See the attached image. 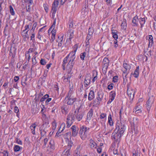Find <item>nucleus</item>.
<instances>
[{
  "instance_id": "bb28decb",
  "label": "nucleus",
  "mask_w": 156,
  "mask_h": 156,
  "mask_svg": "<svg viewBox=\"0 0 156 156\" xmlns=\"http://www.w3.org/2000/svg\"><path fill=\"white\" fill-rule=\"evenodd\" d=\"M139 67H137L136 69L135 70L134 73L133 74L134 76L135 77L137 78L138 76L139 73Z\"/></svg>"
},
{
  "instance_id": "79ce46f5",
  "label": "nucleus",
  "mask_w": 156,
  "mask_h": 156,
  "mask_svg": "<svg viewBox=\"0 0 156 156\" xmlns=\"http://www.w3.org/2000/svg\"><path fill=\"white\" fill-rule=\"evenodd\" d=\"M93 30L92 28H90L88 30V34H89V35H92L93 34Z\"/></svg>"
},
{
  "instance_id": "58836bf2",
  "label": "nucleus",
  "mask_w": 156,
  "mask_h": 156,
  "mask_svg": "<svg viewBox=\"0 0 156 156\" xmlns=\"http://www.w3.org/2000/svg\"><path fill=\"white\" fill-rule=\"evenodd\" d=\"M43 95V93L41 91L40 92L39 94L38 95L37 98L36 99V101H39L40 98Z\"/></svg>"
},
{
  "instance_id": "8fccbe9b",
  "label": "nucleus",
  "mask_w": 156,
  "mask_h": 156,
  "mask_svg": "<svg viewBox=\"0 0 156 156\" xmlns=\"http://www.w3.org/2000/svg\"><path fill=\"white\" fill-rule=\"evenodd\" d=\"M77 132L76 130H75V131H72V136H76L77 134Z\"/></svg>"
},
{
  "instance_id": "a211bd4d",
  "label": "nucleus",
  "mask_w": 156,
  "mask_h": 156,
  "mask_svg": "<svg viewBox=\"0 0 156 156\" xmlns=\"http://www.w3.org/2000/svg\"><path fill=\"white\" fill-rule=\"evenodd\" d=\"M62 40L63 36H61L60 37V36H58V39L57 40V42L58 43V46L61 47L62 46Z\"/></svg>"
},
{
  "instance_id": "4d7b16f0",
  "label": "nucleus",
  "mask_w": 156,
  "mask_h": 156,
  "mask_svg": "<svg viewBox=\"0 0 156 156\" xmlns=\"http://www.w3.org/2000/svg\"><path fill=\"white\" fill-rule=\"evenodd\" d=\"M86 9L85 8V9H84V10H83V9L82 10V13L83 15L87 13V11H85V10Z\"/></svg>"
},
{
  "instance_id": "6e6d98bb",
  "label": "nucleus",
  "mask_w": 156,
  "mask_h": 156,
  "mask_svg": "<svg viewBox=\"0 0 156 156\" xmlns=\"http://www.w3.org/2000/svg\"><path fill=\"white\" fill-rule=\"evenodd\" d=\"M16 142L18 144H22V142L20 140L18 139H16Z\"/></svg>"
},
{
  "instance_id": "f8f14e48",
  "label": "nucleus",
  "mask_w": 156,
  "mask_h": 156,
  "mask_svg": "<svg viewBox=\"0 0 156 156\" xmlns=\"http://www.w3.org/2000/svg\"><path fill=\"white\" fill-rule=\"evenodd\" d=\"M153 102V101L151 100V99L149 98L146 104V106L148 111H149L152 105V104Z\"/></svg>"
},
{
  "instance_id": "7ed1b4c3",
  "label": "nucleus",
  "mask_w": 156,
  "mask_h": 156,
  "mask_svg": "<svg viewBox=\"0 0 156 156\" xmlns=\"http://www.w3.org/2000/svg\"><path fill=\"white\" fill-rule=\"evenodd\" d=\"M75 55L74 54L71 57L72 59H70L69 62L68 64L66 67V70L68 73H70L73 69L74 63L73 62L74 59L75 58L74 57Z\"/></svg>"
},
{
  "instance_id": "dca6fc26",
  "label": "nucleus",
  "mask_w": 156,
  "mask_h": 156,
  "mask_svg": "<svg viewBox=\"0 0 156 156\" xmlns=\"http://www.w3.org/2000/svg\"><path fill=\"white\" fill-rule=\"evenodd\" d=\"M83 114L82 113L77 112L76 115L75 116L76 117V118L77 120L79 121H80L82 118Z\"/></svg>"
},
{
  "instance_id": "9b49d317",
  "label": "nucleus",
  "mask_w": 156,
  "mask_h": 156,
  "mask_svg": "<svg viewBox=\"0 0 156 156\" xmlns=\"http://www.w3.org/2000/svg\"><path fill=\"white\" fill-rule=\"evenodd\" d=\"M91 78V77L90 74H87L85 76L84 83L87 86L90 83Z\"/></svg>"
},
{
  "instance_id": "c85d7f7f",
  "label": "nucleus",
  "mask_w": 156,
  "mask_h": 156,
  "mask_svg": "<svg viewBox=\"0 0 156 156\" xmlns=\"http://www.w3.org/2000/svg\"><path fill=\"white\" fill-rule=\"evenodd\" d=\"M33 51H34V50L33 48H30L29 49L28 52L26 54V58H27V57L28 56V60H29V59L30 57V55L29 54V53H30H30L32 52H33Z\"/></svg>"
},
{
  "instance_id": "2f4dec72",
  "label": "nucleus",
  "mask_w": 156,
  "mask_h": 156,
  "mask_svg": "<svg viewBox=\"0 0 156 156\" xmlns=\"http://www.w3.org/2000/svg\"><path fill=\"white\" fill-rule=\"evenodd\" d=\"M9 8L10 9V12L11 14L12 15L14 16L15 15V13L12 6L11 5H10Z\"/></svg>"
},
{
  "instance_id": "69168bd1",
  "label": "nucleus",
  "mask_w": 156,
  "mask_h": 156,
  "mask_svg": "<svg viewBox=\"0 0 156 156\" xmlns=\"http://www.w3.org/2000/svg\"><path fill=\"white\" fill-rule=\"evenodd\" d=\"M97 73L96 72V75L94 77L93 79L92 80V81L94 82L95 80H96L97 79Z\"/></svg>"
},
{
  "instance_id": "aec40b11",
  "label": "nucleus",
  "mask_w": 156,
  "mask_h": 156,
  "mask_svg": "<svg viewBox=\"0 0 156 156\" xmlns=\"http://www.w3.org/2000/svg\"><path fill=\"white\" fill-rule=\"evenodd\" d=\"M109 62V60L107 58H104L103 61V63L104 64V66H105L106 68L108 67Z\"/></svg>"
},
{
  "instance_id": "49530a36",
  "label": "nucleus",
  "mask_w": 156,
  "mask_h": 156,
  "mask_svg": "<svg viewBox=\"0 0 156 156\" xmlns=\"http://www.w3.org/2000/svg\"><path fill=\"white\" fill-rule=\"evenodd\" d=\"M32 63L34 64H35L36 63V56L35 55L33 56L32 58Z\"/></svg>"
},
{
  "instance_id": "b1692460",
  "label": "nucleus",
  "mask_w": 156,
  "mask_h": 156,
  "mask_svg": "<svg viewBox=\"0 0 156 156\" xmlns=\"http://www.w3.org/2000/svg\"><path fill=\"white\" fill-rule=\"evenodd\" d=\"M110 100L112 101L114 100L115 96V91H112L110 93Z\"/></svg>"
},
{
  "instance_id": "e2e57ef3",
  "label": "nucleus",
  "mask_w": 156,
  "mask_h": 156,
  "mask_svg": "<svg viewBox=\"0 0 156 156\" xmlns=\"http://www.w3.org/2000/svg\"><path fill=\"white\" fill-rule=\"evenodd\" d=\"M71 129L72 131H75V130H76V127L75 126H73L71 128Z\"/></svg>"
},
{
  "instance_id": "0eeeda50",
  "label": "nucleus",
  "mask_w": 156,
  "mask_h": 156,
  "mask_svg": "<svg viewBox=\"0 0 156 156\" xmlns=\"http://www.w3.org/2000/svg\"><path fill=\"white\" fill-rule=\"evenodd\" d=\"M58 2L57 0L55 1L53 4L52 7L51 11L52 12V16H55L56 11H57V8L58 6Z\"/></svg>"
},
{
  "instance_id": "338daca9",
  "label": "nucleus",
  "mask_w": 156,
  "mask_h": 156,
  "mask_svg": "<svg viewBox=\"0 0 156 156\" xmlns=\"http://www.w3.org/2000/svg\"><path fill=\"white\" fill-rule=\"evenodd\" d=\"M25 29L23 31V32H25L26 30L27 29H29V26L28 25H26L25 26Z\"/></svg>"
},
{
  "instance_id": "ddd939ff",
  "label": "nucleus",
  "mask_w": 156,
  "mask_h": 156,
  "mask_svg": "<svg viewBox=\"0 0 156 156\" xmlns=\"http://www.w3.org/2000/svg\"><path fill=\"white\" fill-rule=\"evenodd\" d=\"M139 18L138 16H136L134 17L132 20V22L133 23V26H137L138 24V21H139Z\"/></svg>"
},
{
  "instance_id": "6e6552de",
  "label": "nucleus",
  "mask_w": 156,
  "mask_h": 156,
  "mask_svg": "<svg viewBox=\"0 0 156 156\" xmlns=\"http://www.w3.org/2000/svg\"><path fill=\"white\" fill-rule=\"evenodd\" d=\"M122 134V133H121L118 131H116V130H115L114 132L112 134V138H114L115 140H117L121 137Z\"/></svg>"
},
{
  "instance_id": "72a5a7b5",
  "label": "nucleus",
  "mask_w": 156,
  "mask_h": 156,
  "mask_svg": "<svg viewBox=\"0 0 156 156\" xmlns=\"http://www.w3.org/2000/svg\"><path fill=\"white\" fill-rule=\"evenodd\" d=\"M86 54L87 53L86 52H84L80 54V58L82 60H84V58L86 56Z\"/></svg>"
},
{
  "instance_id": "412c9836",
  "label": "nucleus",
  "mask_w": 156,
  "mask_h": 156,
  "mask_svg": "<svg viewBox=\"0 0 156 156\" xmlns=\"http://www.w3.org/2000/svg\"><path fill=\"white\" fill-rule=\"evenodd\" d=\"M62 113L66 114L68 112V108L66 106H63L62 108Z\"/></svg>"
},
{
  "instance_id": "09e8293b",
  "label": "nucleus",
  "mask_w": 156,
  "mask_h": 156,
  "mask_svg": "<svg viewBox=\"0 0 156 156\" xmlns=\"http://www.w3.org/2000/svg\"><path fill=\"white\" fill-rule=\"evenodd\" d=\"M72 93V90H70L69 91V92L67 95L66 96L69 97V96H73Z\"/></svg>"
},
{
  "instance_id": "de8ad7c7",
  "label": "nucleus",
  "mask_w": 156,
  "mask_h": 156,
  "mask_svg": "<svg viewBox=\"0 0 156 156\" xmlns=\"http://www.w3.org/2000/svg\"><path fill=\"white\" fill-rule=\"evenodd\" d=\"M113 84L112 83H111V84H109L108 86V89L109 90H111L113 88Z\"/></svg>"
},
{
  "instance_id": "a18cd8bd",
  "label": "nucleus",
  "mask_w": 156,
  "mask_h": 156,
  "mask_svg": "<svg viewBox=\"0 0 156 156\" xmlns=\"http://www.w3.org/2000/svg\"><path fill=\"white\" fill-rule=\"evenodd\" d=\"M41 64L42 65H44L45 64L46 62L45 60L43 59H41L40 61Z\"/></svg>"
},
{
  "instance_id": "5701e85b",
  "label": "nucleus",
  "mask_w": 156,
  "mask_h": 156,
  "mask_svg": "<svg viewBox=\"0 0 156 156\" xmlns=\"http://www.w3.org/2000/svg\"><path fill=\"white\" fill-rule=\"evenodd\" d=\"M139 23L141 25V27L142 28L143 26V24L145 23V19L144 18H142L140 17L139 18Z\"/></svg>"
},
{
  "instance_id": "774afa93",
  "label": "nucleus",
  "mask_w": 156,
  "mask_h": 156,
  "mask_svg": "<svg viewBox=\"0 0 156 156\" xmlns=\"http://www.w3.org/2000/svg\"><path fill=\"white\" fill-rule=\"evenodd\" d=\"M92 35H89L88 34L87 36V39L88 40V41L90 39Z\"/></svg>"
},
{
  "instance_id": "393cba45",
  "label": "nucleus",
  "mask_w": 156,
  "mask_h": 156,
  "mask_svg": "<svg viewBox=\"0 0 156 156\" xmlns=\"http://www.w3.org/2000/svg\"><path fill=\"white\" fill-rule=\"evenodd\" d=\"M36 127V124L35 123L33 124L30 127V129H31V130L32 131V133L33 134H35V128Z\"/></svg>"
},
{
  "instance_id": "c756f323",
  "label": "nucleus",
  "mask_w": 156,
  "mask_h": 156,
  "mask_svg": "<svg viewBox=\"0 0 156 156\" xmlns=\"http://www.w3.org/2000/svg\"><path fill=\"white\" fill-rule=\"evenodd\" d=\"M108 122L109 125L110 126H112L113 125V122L112 120V119L111 117V115L110 114L108 117Z\"/></svg>"
},
{
  "instance_id": "423d86ee",
  "label": "nucleus",
  "mask_w": 156,
  "mask_h": 156,
  "mask_svg": "<svg viewBox=\"0 0 156 156\" xmlns=\"http://www.w3.org/2000/svg\"><path fill=\"white\" fill-rule=\"evenodd\" d=\"M127 94L129 97L130 98V99H131L132 100L134 98V95L135 94V91L134 90H133L132 89L129 88L127 86Z\"/></svg>"
},
{
  "instance_id": "6ab92c4d",
  "label": "nucleus",
  "mask_w": 156,
  "mask_h": 156,
  "mask_svg": "<svg viewBox=\"0 0 156 156\" xmlns=\"http://www.w3.org/2000/svg\"><path fill=\"white\" fill-rule=\"evenodd\" d=\"M94 92L92 90H91L89 94L88 99L90 101H91L94 98Z\"/></svg>"
},
{
  "instance_id": "0e129e2a",
  "label": "nucleus",
  "mask_w": 156,
  "mask_h": 156,
  "mask_svg": "<svg viewBox=\"0 0 156 156\" xmlns=\"http://www.w3.org/2000/svg\"><path fill=\"white\" fill-rule=\"evenodd\" d=\"M113 153L114 154H118V150L117 149H114L113 150Z\"/></svg>"
},
{
  "instance_id": "f257e3e1",
  "label": "nucleus",
  "mask_w": 156,
  "mask_h": 156,
  "mask_svg": "<svg viewBox=\"0 0 156 156\" xmlns=\"http://www.w3.org/2000/svg\"><path fill=\"white\" fill-rule=\"evenodd\" d=\"M64 137L66 141L68 144V146L69 147H71L73 144L72 139H73L71 137V132H69L66 133L64 135Z\"/></svg>"
},
{
  "instance_id": "f704fd0d",
  "label": "nucleus",
  "mask_w": 156,
  "mask_h": 156,
  "mask_svg": "<svg viewBox=\"0 0 156 156\" xmlns=\"http://www.w3.org/2000/svg\"><path fill=\"white\" fill-rule=\"evenodd\" d=\"M14 151L15 152L19 151L21 147L18 145H15L14 147Z\"/></svg>"
},
{
  "instance_id": "ea45409f",
  "label": "nucleus",
  "mask_w": 156,
  "mask_h": 156,
  "mask_svg": "<svg viewBox=\"0 0 156 156\" xmlns=\"http://www.w3.org/2000/svg\"><path fill=\"white\" fill-rule=\"evenodd\" d=\"M123 66L125 69H129L130 68V66L129 65L127 64H124Z\"/></svg>"
},
{
  "instance_id": "1a4fd4ad",
  "label": "nucleus",
  "mask_w": 156,
  "mask_h": 156,
  "mask_svg": "<svg viewBox=\"0 0 156 156\" xmlns=\"http://www.w3.org/2000/svg\"><path fill=\"white\" fill-rule=\"evenodd\" d=\"M86 128L83 127L80 130V136L82 140H84L87 137V134L86 133Z\"/></svg>"
},
{
  "instance_id": "4c0bfd02",
  "label": "nucleus",
  "mask_w": 156,
  "mask_h": 156,
  "mask_svg": "<svg viewBox=\"0 0 156 156\" xmlns=\"http://www.w3.org/2000/svg\"><path fill=\"white\" fill-rule=\"evenodd\" d=\"M49 144L50 145V147L52 149L54 148V142L53 140H50L49 142Z\"/></svg>"
},
{
  "instance_id": "f3484780",
  "label": "nucleus",
  "mask_w": 156,
  "mask_h": 156,
  "mask_svg": "<svg viewBox=\"0 0 156 156\" xmlns=\"http://www.w3.org/2000/svg\"><path fill=\"white\" fill-rule=\"evenodd\" d=\"M93 109H90L87 115V119L90 120L91 119V118L93 115Z\"/></svg>"
},
{
  "instance_id": "13d9d810",
  "label": "nucleus",
  "mask_w": 156,
  "mask_h": 156,
  "mask_svg": "<svg viewBox=\"0 0 156 156\" xmlns=\"http://www.w3.org/2000/svg\"><path fill=\"white\" fill-rule=\"evenodd\" d=\"M55 34H54V33H53V34H52L51 39V40L52 41H53L55 39Z\"/></svg>"
},
{
  "instance_id": "39448f33",
  "label": "nucleus",
  "mask_w": 156,
  "mask_h": 156,
  "mask_svg": "<svg viewBox=\"0 0 156 156\" xmlns=\"http://www.w3.org/2000/svg\"><path fill=\"white\" fill-rule=\"evenodd\" d=\"M76 99L73 96H66L65 98L64 101L68 105H72L76 101Z\"/></svg>"
},
{
  "instance_id": "3c124183",
  "label": "nucleus",
  "mask_w": 156,
  "mask_h": 156,
  "mask_svg": "<svg viewBox=\"0 0 156 156\" xmlns=\"http://www.w3.org/2000/svg\"><path fill=\"white\" fill-rule=\"evenodd\" d=\"M114 47L115 48H116L118 46V45L117 44V42L116 40H115L114 41Z\"/></svg>"
},
{
  "instance_id": "a19ab883",
  "label": "nucleus",
  "mask_w": 156,
  "mask_h": 156,
  "mask_svg": "<svg viewBox=\"0 0 156 156\" xmlns=\"http://www.w3.org/2000/svg\"><path fill=\"white\" fill-rule=\"evenodd\" d=\"M46 133V131L45 129L44 130L41 129V133L42 136H44L45 135Z\"/></svg>"
},
{
  "instance_id": "f03ea898",
  "label": "nucleus",
  "mask_w": 156,
  "mask_h": 156,
  "mask_svg": "<svg viewBox=\"0 0 156 156\" xmlns=\"http://www.w3.org/2000/svg\"><path fill=\"white\" fill-rule=\"evenodd\" d=\"M115 130H116V131H118L123 134L125 130L124 125L120 122H117L116 124Z\"/></svg>"
},
{
  "instance_id": "e433bc0d",
  "label": "nucleus",
  "mask_w": 156,
  "mask_h": 156,
  "mask_svg": "<svg viewBox=\"0 0 156 156\" xmlns=\"http://www.w3.org/2000/svg\"><path fill=\"white\" fill-rule=\"evenodd\" d=\"M27 32L28 31L26 32H23L22 33V35L23 36H24L28 39L29 38V37L27 34Z\"/></svg>"
},
{
  "instance_id": "a878e982",
  "label": "nucleus",
  "mask_w": 156,
  "mask_h": 156,
  "mask_svg": "<svg viewBox=\"0 0 156 156\" xmlns=\"http://www.w3.org/2000/svg\"><path fill=\"white\" fill-rule=\"evenodd\" d=\"M149 44L148 46L149 47L151 46L153 43V37L152 35H150L149 36Z\"/></svg>"
},
{
  "instance_id": "cd10ccee",
  "label": "nucleus",
  "mask_w": 156,
  "mask_h": 156,
  "mask_svg": "<svg viewBox=\"0 0 156 156\" xmlns=\"http://www.w3.org/2000/svg\"><path fill=\"white\" fill-rule=\"evenodd\" d=\"M126 21L124 20L121 24V27L122 29L125 30L126 28Z\"/></svg>"
},
{
  "instance_id": "2eb2a0df",
  "label": "nucleus",
  "mask_w": 156,
  "mask_h": 156,
  "mask_svg": "<svg viewBox=\"0 0 156 156\" xmlns=\"http://www.w3.org/2000/svg\"><path fill=\"white\" fill-rule=\"evenodd\" d=\"M90 145L92 149L95 148L97 147L96 143L92 139L90 140Z\"/></svg>"
},
{
  "instance_id": "9d476101",
  "label": "nucleus",
  "mask_w": 156,
  "mask_h": 156,
  "mask_svg": "<svg viewBox=\"0 0 156 156\" xmlns=\"http://www.w3.org/2000/svg\"><path fill=\"white\" fill-rule=\"evenodd\" d=\"M26 2V10L27 12H30L31 7L32 4L33 3L32 0H26L25 1Z\"/></svg>"
},
{
  "instance_id": "603ef678",
  "label": "nucleus",
  "mask_w": 156,
  "mask_h": 156,
  "mask_svg": "<svg viewBox=\"0 0 156 156\" xmlns=\"http://www.w3.org/2000/svg\"><path fill=\"white\" fill-rule=\"evenodd\" d=\"M44 6L46 12H47L48 11V7L46 5L44 4Z\"/></svg>"
},
{
  "instance_id": "5fc2aeb1",
  "label": "nucleus",
  "mask_w": 156,
  "mask_h": 156,
  "mask_svg": "<svg viewBox=\"0 0 156 156\" xmlns=\"http://www.w3.org/2000/svg\"><path fill=\"white\" fill-rule=\"evenodd\" d=\"M105 114L102 113L101 115V119H104L106 116Z\"/></svg>"
},
{
  "instance_id": "c9c22d12",
  "label": "nucleus",
  "mask_w": 156,
  "mask_h": 156,
  "mask_svg": "<svg viewBox=\"0 0 156 156\" xmlns=\"http://www.w3.org/2000/svg\"><path fill=\"white\" fill-rule=\"evenodd\" d=\"M70 54L71 53H70L67 56H66V58H64L63 61V63L62 65H66V64L67 62V59Z\"/></svg>"
},
{
  "instance_id": "20e7f679",
  "label": "nucleus",
  "mask_w": 156,
  "mask_h": 156,
  "mask_svg": "<svg viewBox=\"0 0 156 156\" xmlns=\"http://www.w3.org/2000/svg\"><path fill=\"white\" fill-rule=\"evenodd\" d=\"M74 115L73 113H70L67 119V127L69 128L72 124L74 120Z\"/></svg>"
},
{
  "instance_id": "4be33fe9",
  "label": "nucleus",
  "mask_w": 156,
  "mask_h": 156,
  "mask_svg": "<svg viewBox=\"0 0 156 156\" xmlns=\"http://www.w3.org/2000/svg\"><path fill=\"white\" fill-rule=\"evenodd\" d=\"M74 31L73 30H70L68 32V36L69 37L70 40H71L74 36Z\"/></svg>"
},
{
  "instance_id": "680f3d73",
  "label": "nucleus",
  "mask_w": 156,
  "mask_h": 156,
  "mask_svg": "<svg viewBox=\"0 0 156 156\" xmlns=\"http://www.w3.org/2000/svg\"><path fill=\"white\" fill-rule=\"evenodd\" d=\"M19 79V77L18 76H16L14 77V80L15 82H17Z\"/></svg>"
},
{
  "instance_id": "473e14b6",
  "label": "nucleus",
  "mask_w": 156,
  "mask_h": 156,
  "mask_svg": "<svg viewBox=\"0 0 156 156\" xmlns=\"http://www.w3.org/2000/svg\"><path fill=\"white\" fill-rule=\"evenodd\" d=\"M112 31L113 35V37L115 39V40H116L117 39H118V36L117 34H116V33H115V32H113V30H112Z\"/></svg>"
},
{
  "instance_id": "c03bdc74",
  "label": "nucleus",
  "mask_w": 156,
  "mask_h": 156,
  "mask_svg": "<svg viewBox=\"0 0 156 156\" xmlns=\"http://www.w3.org/2000/svg\"><path fill=\"white\" fill-rule=\"evenodd\" d=\"M97 99L98 100L97 102V105H98L100 104V101H101V98H100L99 95L98 97L97 98Z\"/></svg>"
},
{
  "instance_id": "052dcab7",
  "label": "nucleus",
  "mask_w": 156,
  "mask_h": 156,
  "mask_svg": "<svg viewBox=\"0 0 156 156\" xmlns=\"http://www.w3.org/2000/svg\"><path fill=\"white\" fill-rule=\"evenodd\" d=\"M51 98H48L45 101V103L46 104H48V102L51 101Z\"/></svg>"
},
{
  "instance_id": "bf43d9fd",
  "label": "nucleus",
  "mask_w": 156,
  "mask_h": 156,
  "mask_svg": "<svg viewBox=\"0 0 156 156\" xmlns=\"http://www.w3.org/2000/svg\"><path fill=\"white\" fill-rule=\"evenodd\" d=\"M118 77L117 76H115L113 78V81L114 82H116L118 80Z\"/></svg>"
},
{
  "instance_id": "7c9ffc66",
  "label": "nucleus",
  "mask_w": 156,
  "mask_h": 156,
  "mask_svg": "<svg viewBox=\"0 0 156 156\" xmlns=\"http://www.w3.org/2000/svg\"><path fill=\"white\" fill-rule=\"evenodd\" d=\"M48 141V139L47 138H45L44 139V144L42 146V148H45L46 146V145Z\"/></svg>"
},
{
  "instance_id": "864d4df0",
  "label": "nucleus",
  "mask_w": 156,
  "mask_h": 156,
  "mask_svg": "<svg viewBox=\"0 0 156 156\" xmlns=\"http://www.w3.org/2000/svg\"><path fill=\"white\" fill-rule=\"evenodd\" d=\"M14 110L15 112L18 113L19 112V109L16 106L15 107Z\"/></svg>"
},
{
  "instance_id": "37998d69",
  "label": "nucleus",
  "mask_w": 156,
  "mask_h": 156,
  "mask_svg": "<svg viewBox=\"0 0 156 156\" xmlns=\"http://www.w3.org/2000/svg\"><path fill=\"white\" fill-rule=\"evenodd\" d=\"M52 125L53 129H55L56 127V123L55 121H54L52 122Z\"/></svg>"
},
{
  "instance_id": "4468645a",
  "label": "nucleus",
  "mask_w": 156,
  "mask_h": 156,
  "mask_svg": "<svg viewBox=\"0 0 156 156\" xmlns=\"http://www.w3.org/2000/svg\"><path fill=\"white\" fill-rule=\"evenodd\" d=\"M65 127V124L64 123H63L61 125L59 129L57 132L56 133V135L58 136L59 133H60L64 129Z\"/></svg>"
}]
</instances>
